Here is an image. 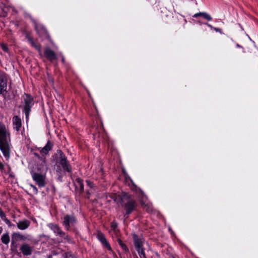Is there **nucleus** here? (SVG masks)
Returning a JSON list of instances; mask_svg holds the SVG:
<instances>
[{"label": "nucleus", "instance_id": "nucleus-1", "mask_svg": "<svg viewBox=\"0 0 258 258\" xmlns=\"http://www.w3.org/2000/svg\"><path fill=\"white\" fill-rule=\"evenodd\" d=\"M114 201L122 209L124 218L126 219L129 215L136 210L138 203L133 197L127 192H122L113 198Z\"/></svg>", "mask_w": 258, "mask_h": 258}, {"label": "nucleus", "instance_id": "nucleus-2", "mask_svg": "<svg viewBox=\"0 0 258 258\" xmlns=\"http://www.w3.org/2000/svg\"><path fill=\"white\" fill-rule=\"evenodd\" d=\"M10 135L5 124L0 122V150L6 160L10 157Z\"/></svg>", "mask_w": 258, "mask_h": 258}, {"label": "nucleus", "instance_id": "nucleus-3", "mask_svg": "<svg viewBox=\"0 0 258 258\" xmlns=\"http://www.w3.org/2000/svg\"><path fill=\"white\" fill-rule=\"evenodd\" d=\"M61 224L66 230L74 233L76 235L79 234L78 228V219L74 214H64L61 217Z\"/></svg>", "mask_w": 258, "mask_h": 258}, {"label": "nucleus", "instance_id": "nucleus-4", "mask_svg": "<svg viewBox=\"0 0 258 258\" xmlns=\"http://www.w3.org/2000/svg\"><path fill=\"white\" fill-rule=\"evenodd\" d=\"M58 157L56 158V163L62 168L63 172L65 174L66 172L71 173L72 172V167L70 164L69 161L63 152L60 150L57 151Z\"/></svg>", "mask_w": 258, "mask_h": 258}, {"label": "nucleus", "instance_id": "nucleus-5", "mask_svg": "<svg viewBox=\"0 0 258 258\" xmlns=\"http://www.w3.org/2000/svg\"><path fill=\"white\" fill-rule=\"evenodd\" d=\"M133 239L135 249L138 252L140 258H147L144 247V239L135 233L133 234Z\"/></svg>", "mask_w": 258, "mask_h": 258}, {"label": "nucleus", "instance_id": "nucleus-6", "mask_svg": "<svg viewBox=\"0 0 258 258\" xmlns=\"http://www.w3.org/2000/svg\"><path fill=\"white\" fill-rule=\"evenodd\" d=\"M47 226L53 232L55 236H59L69 243L73 242L69 234L63 231L58 224L50 223Z\"/></svg>", "mask_w": 258, "mask_h": 258}, {"label": "nucleus", "instance_id": "nucleus-7", "mask_svg": "<svg viewBox=\"0 0 258 258\" xmlns=\"http://www.w3.org/2000/svg\"><path fill=\"white\" fill-rule=\"evenodd\" d=\"M34 105V99L30 94H25L23 112L25 114L26 121H28L31 108Z\"/></svg>", "mask_w": 258, "mask_h": 258}, {"label": "nucleus", "instance_id": "nucleus-8", "mask_svg": "<svg viewBox=\"0 0 258 258\" xmlns=\"http://www.w3.org/2000/svg\"><path fill=\"white\" fill-rule=\"evenodd\" d=\"M33 180L38 185L39 187H44L46 185L45 178L46 176L45 173H33L31 174Z\"/></svg>", "mask_w": 258, "mask_h": 258}, {"label": "nucleus", "instance_id": "nucleus-9", "mask_svg": "<svg viewBox=\"0 0 258 258\" xmlns=\"http://www.w3.org/2000/svg\"><path fill=\"white\" fill-rule=\"evenodd\" d=\"M31 19L34 24L35 30L39 36L41 37H46L47 36V31L44 26L38 24L32 18H31Z\"/></svg>", "mask_w": 258, "mask_h": 258}, {"label": "nucleus", "instance_id": "nucleus-10", "mask_svg": "<svg viewBox=\"0 0 258 258\" xmlns=\"http://www.w3.org/2000/svg\"><path fill=\"white\" fill-rule=\"evenodd\" d=\"M45 164V163L43 162H41L40 164H35L30 168V174H33L34 172L39 174L44 173Z\"/></svg>", "mask_w": 258, "mask_h": 258}, {"label": "nucleus", "instance_id": "nucleus-11", "mask_svg": "<svg viewBox=\"0 0 258 258\" xmlns=\"http://www.w3.org/2000/svg\"><path fill=\"white\" fill-rule=\"evenodd\" d=\"M44 54L47 59L52 62L57 59L56 53L49 48L45 49Z\"/></svg>", "mask_w": 258, "mask_h": 258}, {"label": "nucleus", "instance_id": "nucleus-12", "mask_svg": "<svg viewBox=\"0 0 258 258\" xmlns=\"http://www.w3.org/2000/svg\"><path fill=\"white\" fill-rule=\"evenodd\" d=\"M20 250L24 255L28 256L32 253L33 247L28 244L24 243L21 245Z\"/></svg>", "mask_w": 258, "mask_h": 258}, {"label": "nucleus", "instance_id": "nucleus-13", "mask_svg": "<svg viewBox=\"0 0 258 258\" xmlns=\"http://www.w3.org/2000/svg\"><path fill=\"white\" fill-rule=\"evenodd\" d=\"M8 79L6 75L0 76V94L7 92Z\"/></svg>", "mask_w": 258, "mask_h": 258}, {"label": "nucleus", "instance_id": "nucleus-14", "mask_svg": "<svg viewBox=\"0 0 258 258\" xmlns=\"http://www.w3.org/2000/svg\"><path fill=\"white\" fill-rule=\"evenodd\" d=\"M26 38L27 39L29 43L31 44V46L36 49L40 54H41L42 51L41 45L38 43H36L34 41L33 38L28 34L26 35Z\"/></svg>", "mask_w": 258, "mask_h": 258}, {"label": "nucleus", "instance_id": "nucleus-15", "mask_svg": "<svg viewBox=\"0 0 258 258\" xmlns=\"http://www.w3.org/2000/svg\"><path fill=\"white\" fill-rule=\"evenodd\" d=\"M13 124L14 129L19 132L22 126L21 118L18 116H14L13 118Z\"/></svg>", "mask_w": 258, "mask_h": 258}, {"label": "nucleus", "instance_id": "nucleus-16", "mask_svg": "<svg viewBox=\"0 0 258 258\" xmlns=\"http://www.w3.org/2000/svg\"><path fill=\"white\" fill-rule=\"evenodd\" d=\"M74 184L76 189H79L80 194L83 193L84 189L83 180L80 177H78L75 179Z\"/></svg>", "mask_w": 258, "mask_h": 258}, {"label": "nucleus", "instance_id": "nucleus-17", "mask_svg": "<svg viewBox=\"0 0 258 258\" xmlns=\"http://www.w3.org/2000/svg\"><path fill=\"white\" fill-rule=\"evenodd\" d=\"M52 143H51L50 141H48L46 145L41 149L40 153L43 157H45L44 156L47 155L49 151L52 149Z\"/></svg>", "mask_w": 258, "mask_h": 258}, {"label": "nucleus", "instance_id": "nucleus-18", "mask_svg": "<svg viewBox=\"0 0 258 258\" xmlns=\"http://www.w3.org/2000/svg\"><path fill=\"white\" fill-rule=\"evenodd\" d=\"M30 222L28 220L19 221L17 223V227L20 230H25L28 228Z\"/></svg>", "mask_w": 258, "mask_h": 258}, {"label": "nucleus", "instance_id": "nucleus-19", "mask_svg": "<svg viewBox=\"0 0 258 258\" xmlns=\"http://www.w3.org/2000/svg\"><path fill=\"white\" fill-rule=\"evenodd\" d=\"M199 16H202L204 19L209 21H211L212 20V18L211 17V16L209 14L205 12L198 13L195 14L194 16V17L195 18H197Z\"/></svg>", "mask_w": 258, "mask_h": 258}, {"label": "nucleus", "instance_id": "nucleus-20", "mask_svg": "<svg viewBox=\"0 0 258 258\" xmlns=\"http://www.w3.org/2000/svg\"><path fill=\"white\" fill-rule=\"evenodd\" d=\"M117 241L125 253H130V250L128 247L120 238H117Z\"/></svg>", "mask_w": 258, "mask_h": 258}, {"label": "nucleus", "instance_id": "nucleus-21", "mask_svg": "<svg viewBox=\"0 0 258 258\" xmlns=\"http://www.w3.org/2000/svg\"><path fill=\"white\" fill-rule=\"evenodd\" d=\"M18 240H15V238L12 236L11 249L13 252L15 253L17 252L18 254H20V253L17 251V247L18 246Z\"/></svg>", "mask_w": 258, "mask_h": 258}, {"label": "nucleus", "instance_id": "nucleus-22", "mask_svg": "<svg viewBox=\"0 0 258 258\" xmlns=\"http://www.w3.org/2000/svg\"><path fill=\"white\" fill-rule=\"evenodd\" d=\"M12 236L15 238V240H17L18 241L20 240H25L27 238V237L25 236L20 234L19 232L13 233L12 235Z\"/></svg>", "mask_w": 258, "mask_h": 258}, {"label": "nucleus", "instance_id": "nucleus-23", "mask_svg": "<svg viewBox=\"0 0 258 258\" xmlns=\"http://www.w3.org/2000/svg\"><path fill=\"white\" fill-rule=\"evenodd\" d=\"M1 240L2 242L5 244H8L10 242V237L8 233L4 234L2 237Z\"/></svg>", "mask_w": 258, "mask_h": 258}, {"label": "nucleus", "instance_id": "nucleus-24", "mask_svg": "<svg viewBox=\"0 0 258 258\" xmlns=\"http://www.w3.org/2000/svg\"><path fill=\"white\" fill-rule=\"evenodd\" d=\"M101 244L103 246L106 248L107 250L109 251L112 250L111 247L109 242L107 241V239H105L103 242H101Z\"/></svg>", "mask_w": 258, "mask_h": 258}, {"label": "nucleus", "instance_id": "nucleus-25", "mask_svg": "<svg viewBox=\"0 0 258 258\" xmlns=\"http://www.w3.org/2000/svg\"><path fill=\"white\" fill-rule=\"evenodd\" d=\"M97 238L100 241L101 243L103 242L105 239H106L104 234L102 232H99L97 234Z\"/></svg>", "mask_w": 258, "mask_h": 258}, {"label": "nucleus", "instance_id": "nucleus-26", "mask_svg": "<svg viewBox=\"0 0 258 258\" xmlns=\"http://www.w3.org/2000/svg\"><path fill=\"white\" fill-rule=\"evenodd\" d=\"M33 154L34 156L37 157L41 162H43L44 163H45V157H43L42 155L41 156L38 153H34Z\"/></svg>", "mask_w": 258, "mask_h": 258}, {"label": "nucleus", "instance_id": "nucleus-27", "mask_svg": "<svg viewBox=\"0 0 258 258\" xmlns=\"http://www.w3.org/2000/svg\"><path fill=\"white\" fill-rule=\"evenodd\" d=\"M64 258H77L76 256L71 252L68 251L64 253Z\"/></svg>", "mask_w": 258, "mask_h": 258}, {"label": "nucleus", "instance_id": "nucleus-28", "mask_svg": "<svg viewBox=\"0 0 258 258\" xmlns=\"http://www.w3.org/2000/svg\"><path fill=\"white\" fill-rule=\"evenodd\" d=\"M118 225L116 222L113 221L111 222L110 227L111 229L115 233Z\"/></svg>", "mask_w": 258, "mask_h": 258}, {"label": "nucleus", "instance_id": "nucleus-29", "mask_svg": "<svg viewBox=\"0 0 258 258\" xmlns=\"http://www.w3.org/2000/svg\"><path fill=\"white\" fill-rule=\"evenodd\" d=\"M87 186L90 187L91 189H94L95 186L93 182L90 180H86Z\"/></svg>", "mask_w": 258, "mask_h": 258}, {"label": "nucleus", "instance_id": "nucleus-30", "mask_svg": "<svg viewBox=\"0 0 258 258\" xmlns=\"http://www.w3.org/2000/svg\"><path fill=\"white\" fill-rule=\"evenodd\" d=\"M56 171L57 174H61V172H63L62 168L59 165H57Z\"/></svg>", "mask_w": 258, "mask_h": 258}, {"label": "nucleus", "instance_id": "nucleus-31", "mask_svg": "<svg viewBox=\"0 0 258 258\" xmlns=\"http://www.w3.org/2000/svg\"><path fill=\"white\" fill-rule=\"evenodd\" d=\"M31 187L33 189V192L35 194H37L38 192V189L36 187V186L33 185V184H31L30 185Z\"/></svg>", "mask_w": 258, "mask_h": 258}, {"label": "nucleus", "instance_id": "nucleus-32", "mask_svg": "<svg viewBox=\"0 0 258 258\" xmlns=\"http://www.w3.org/2000/svg\"><path fill=\"white\" fill-rule=\"evenodd\" d=\"M5 214L2 210V209L0 208V217L2 218V220H4V218H5Z\"/></svg>", "mask_w": 258, "mask_h": 258}, {"label": "nucleus", "instance_id": "nucleus-33", "mask_svg": "<svg viewBox=\"0 0 258 258\" xmlns=\"http://www.w3.org/2000/svg\"><path fill=\"white\" fill-rule=\"evenodd\" d=\"M4 168L5 166L4 164L2 162H0V171H1L2 173H3V172H4Z\"/></svg>", "mask_w": 258, "mask_h": 258}, {"label": "nucleus", "instance_id": "nucleus-34", "mask_svg": "<svg viewBox=\"0 0 258 258\" xmlns=\"http://www.w3.org/2000/svg\"><path fill=\"white\" fill-rule=\"evenodd\" d=\"M11 167L9 166H8V171L6 172V170L4 169V172H3V173H5V174H8L11 173Z\"/></svg>", "mask_w": 258, "mask_h": 258}, {"label": "nucleus", "instance_id": "nucleus-35", "mask_svg": "<svg viewBox=\"0 0 258 258\" xmlns=\"http://www.w3.org/2000/svg\"><path fill=\"white\" fill-rule=\"evenodd\" d=\"M4 220L5 221V222L6 223V224H8V225L10 224V223H11L10 221L9 220H8V219L6 218V216H5V218H4Z\"/></svg>", "mask_w": 258, "mask_h": 258}, {"label": "nucleus", "instance_id": "nucleus-36", "mask_svg": "<svg viewBox=\"0 0 258 258\" xmlns=\"http://www.w3.org/2000/svg\"><path fill=\"white\" fill-rule=\"evenodd\" d=\"M58 175V177H57V180L60 181H62V175L61 174H57Z\"/></svg>", "mask_w": 258, "mask_h": 258}, {"label": "nucleus", "instance_id": "nucleus-37", "mask_svg": "<svg viewBox=\"0 0 258 258\" xmlns=\"http://www.w3.org/2000/svg\"><path fill=\"white\" fill-rule=\"evenodd\" d=\"M2 48L5 51H7L8 50V48L6 46H3Z\"/></svg>", "mask_w": 258, "mask_h": 258}, {"label": "nucleus", "instance_id": "nucleus-38", "mask_svg": "<svg viewBox=\"0 0 258 258\" xmlns=\"http://www.w3.org/2000/svg\"><path fill=\"white\" fill-rule=\"evenodd\" d=\"M9 175V176L10 177H14V175H13V173H10L8 174Z\"/></svg>", "mask_w": 258, "mask_h": 258}, {"label": "nucleus", "instance_id": "nucleus-39", "mask_svg": "<svg viewBox=\"0 0 258 258\" xmlns=\"http://www.w3.org/2000/svg\"><path fill=\"white\" fill-rule=\"evenodd\" d=\"M215 30H216V31H217V32H220V29H219V28H215Z\"/></svg>", "mask_w": 258, "mask_h": 258}, {"label": "nucleus", "instance_id": "nucleus-40", "mask_svg": "<svg viewBox=\"0 0 258 258\" xmlns=\"http://www.w3.org/2000/svg\"><path fill=\"white\" fill-rule=\"evenodd\" d=\"M205 24L206 25H207L208 26H209V27L212 28V26H211L210 24H208V23H205Z\"/></svg>", "mask_w": 258, "mask_h": 258}, {"label": "nucleus", "instance_id": "nucleus-41", "mask_svg": "<svg viewBox=\"0 0 258 258\" xmlns=\"http://www.w3.org/2000/svg\"><path fill=\"white\" fill-rule=\"evenodd\" d=\"M61 61L63 63L64 62V57H62V58H61Z\"/></svg>", "mask_w": 258, "mask_h": 258}, {"label": "nucleus", "instance_id": "nucleus-42", "mask_svg": "<svg viewBox=\"0 0 258 258\" xmlns=\"http://www.w3.org/2000/svg\"><path fill=\"white\" fill-rule=\"evenodd\" d=\"M3 228L2 227H0V234L2 232Z\"/></svg>", "mask_w": 258, "mask_h": 258}, {"label": "nucleus", "instance_id": "nucleus-43", "mask_svg": "<svg viewBox=\"0 0 258 258\" xmlns=\"http://www.w3.org/2000/svg\"><path fill=\"white\" fill-rule=\"evenodd\" d=\"M86 192H87V194L88 195L90 194L89 190H87Z\"/></svg>", "mask_w": 258, "mask_h": 258}, {"label": "nucleus", "instance_id": "nucleus-44", "mask_svg": "<svg viewBox=\"0 0 258 258\" xmlns=\"http://www.w3.org/2000/svg\"><path fill=\"white\" fill-rule=\"evenodd\" d=\"M236 46H237V47H241V46L239 44H237L236 45Z\"/></svg>", "mask_w": 258, "mask_h": 258}, {"label": "nucleus", "instance_id": "nucleus-45", "mask_svg": "<svg viewBox=\"0 0 258 258\" xmlns=\"http://www.w3.org/2000/svg\"><path fill=\"white\" fill-rule=\"evenodd\" d=\"M47 258H52V256L51 255H49L48 256Z\"/></svg>", "mask_w": 258, "mask_h": 258}, {"label": "nucleus", "instance_id": "nucleus-46", "mask_svg": "<svg viewBox=\"0 0 258 258\" xmlns=\"http://www.w3.org/2000/svg\"><path fill=\"white\" fill-rule=\"evenodd\" d=\"M151 247L150 246H149V249H150Z\"/></svg>", "mask_w": 258, "mask_h": 258}, {"label": "nucleus", "instance_id": "nucleus-47", "mask_svg": "<svg viewBox=\"0 0 258 258\" xmlns=\"http://www.w3.org/2000/svg\"><path fill=\"white\" fill-rule=\"evenodd\" d=\"M130 180L132 182H133V180L131 179H130Z\"/></svg>", "mask_w": 258, "mask_h": 258}]
</instances>
